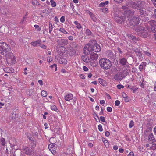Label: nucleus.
<instances>
[{
    "label": "nucleus",
    "instance_id": "1",
    "mask_svg": "<svg viewBox=\"0 0 156 156\" xmlns=\"http://www.w3.org/2000/svg\"><path fill=\"white\" fill-rule=\"evenodd\" d=\"M144 3L141 1H139L137 3L132 1H129L127 3V5L123 6L122 9L124 10V14L127 16H132L134 14V12L129 10L128 7H130L134 9H136L139 7H142L141 4Z\"/></svg>",
    "mask_w": 156,
    "mask_h": 156
},
{
    "label": "nucleus",
    "instance_id": "2",
    "mask_svg": "<svg viewBox=\"0 0 156 156\" xmlns=\"http://www.w3.org/2000/svg\"><path fill=\"white\" fill-rule=\"evenodd\" d=\"M99 63L101 68L105 70L109 69L112 66L111 62L107 58H102L100 59Z\"/></svg>",
    "mask_w": 156,
    "mask_h": 156
},
{
    "label": "nucleus",
    "instance_id": "3",
    "mask_svg": "<svg viewBox=\"0 0 156 156\" xmlns=\"http://www.w3.org/2000/svg\"><path fill=\"white\" fill-rule=\"evenodd\" d=\"M10 51V47L5 42H0V53L6 55Z\"/></svg>",
    "mask_w": 156,
    "mask_h": 156
},
{
    "label": "nucleus",
    "instance_id": "4",
    "mask_svg": "<svg viewBox=\"0 0 156 156\" xmlns=\"http://www.w3.org/2000/svg\"><path fill=\"white\" fill-rule=\"evenodd\" d=\"M98 58V55L95 53L93 52L91 54V56L90 58V65L93 66L95 67L97 65L98 62L97 59Z\"/></svg>",
    "mask_w": 156,
    "mask_h": 156
},
{
    "label": "nucleus",
    "instance_id": "5",
    "mask_svg": "<svg viewBox=\"0 0 156 156\" xmlns=\"http://www.w3.org/2000/svg\"><path fill=\"white\" fill-rule=\"evenodd\" d=\"M135 30L137 32H139V34H140L141 37H146L148 36L147 31L145 30L144 27L139 26Z\"/></svg>",
    "mask_w": 156,
    "mask_h": 156
},
{
    "label": "nucleus",
    "instance_id": "6",
    "mask_svg": "<svg viewBox=\"0 0 156 156\" xmlns=\"http://www.w3.org/2000/svg\"><path fill=\"white\" fill-rule=\"evenodd\" d=\"M22 149L25 153L27 155L35 156L36 154L35 153V151L31 147H23Z\"/></svg>",
    "mask_w": 156,
    "mask_h": 156
},
{
    "label": "nucleus",
    "instance_id": "7",
    "mask_svg": "<svg viewBox=\"0 0 156 156\" xmlns=\"http://www.w3.org/2000/svg\"><path fill=\"white\" fill-rule=\"evenodd\" d=\"M124 15L125 16H119L117 15L115 16L114 18L117 23L119 24H122L126 20V19H127V20H129V17L130 16H127L125 15L124 14Z\"/></svg>",
    "mask_w": 156,
    "mask_h": 156
},
{
    "label": "nucleus",
    "instance_id": "8",
    "mask_svg": "<svg viewBox=\"0 0 156 156\" xmlns=\"http://www.w3.org/2000/svg\"><path fill=\"white\" fill-rule=\"evenodd\" d=\"M6 60L7 63L11 65L15 63V58L12 53H10L6 57Z\"/></svg>",
    "mask_w": 156,
    "mask_h": 156
},
{
    "label": "nucleus",
    "instance_id": "9",
    "mask_svg": "<svg viewBox=\"0 0 156 156\" xmlns=\"http://www.w3.org/2000/svg\"><path fill=\"white\" fill-rule=\"evenodd\" d=\"M93 51L92 45L90 44H86L83 48V53L84 54L86 55H89L92 53V51Z\"/></svg>",
    "mask_w": 156,
    "mask_h": 156
},
{
    "label": "nucleus",
    "instance_id": "10",
    "mask_svg": "<svg viewBox=\"0 0 156 156\" xmlns=\"http://www.w3.org/2000/svg\"><path fill=\"white\" fill-rule=\"evenodd\" d=\"M147 26L150 25L151 30L153 32L155 33L156 32V23L154 20L150 21L147 24Z\"/></svg>",
    "mask_w": 156,
    "mask_h": 156
},
{
    "label": "nucleus",
    "instance_id": "11",
    "mask_svg": "<svg viewBox=\"0 0 156 156\" xmlns=\"http://www.w3.org/2000/svg\"><path fill=\"white\" fill-rule=\"evenodd\" d=\"M140 20L139 17H134L130 20V23L131 25L135 26L140 23Z\"/></svg>",
    "mask_w": 156,
    "mask_h": 156
},
{
    "label": "nucleus",
    "instance_id": "12",
    "mask_svg": "<svg viewBox=\"0 0 156 156\" xmlns=\"http://www.w3.org/2000/svg\"><path fill=\"white\" fill-rule=\"evenodd\" d=\"M119 63L122 66H129L128 63L126 58L122 57L120 58L119 59Z\"/></svg>",
    "mask_w": 156,
    "mask_h": 156
},
{
    "label": "nucleus",
    "instance_id": "13",
    "mask_svg": "<svg viewBox=\"0 0 156 156\" xmlns=\"http://www.w3.org/2000/svg\"><path fill=\"white\" fill-rule=\"evenodd\" d=\"M93 51L98 52L101 51V47L97 43H95L94 45H91Z\"/></svg>",
    "mask_w": 156,
    "mask_h": 156
},
{
    "label": "nucleus",
    "instance_id": "14",
    "mask_svg": "<svg viewBox=\"0 0 156 156\" xmlns=\"http://www.w3.org/2000/svg\"><path fill=\"white\" fill-rule=\"evenodd\" d=\"M58 43L62 45H66L68 44V40L67 39H58L57 41Z\"/></svg>",
    "mask_w": 156,
    "mask_h": 156
},
{
    "label": "nucleus",
    "instance_id": "15",
    "mask_svg": "<svg viewBox=\"0 0 156 156\" xmlns=\"http://www.w3.org/2000/svg\"><path fill=\"white\" fill-rule=\"evenodd\" d=\"M124 77L121 74V73L119 72L116 73L114 76V78L115 80H118L122 79V78Z\"/></svg>",
    "mask_w": 156,
    "mask_h": 156
},
{
    "label": "nucleus",
    "instance_id": "16",
    "mask_svg": "<svg viewBox=\"0 0 156 156\" xmlns=\"http://www.w3.org/2000/svg\"><path fill=\"white\" fill-rule=\"evenodd\" d=\"M73 98V96L71 93L68 94L64 96V99L66 101H70Z\"/></svg>",
    "mask_w": 156,
    "mask_h": 156
},
{
    "label": "nucleus",
    "instance_id": "17",
    "mask_svg": "<svg viewBox=\"0 0 156 156\" xmlns=\"http://www.w3.org/2000/svg\"><path fill=\"white\" fill-rule=\"evenodd\" d=\"M48 148L50 151L52 153V154H54L56 152L55 148L53 144H51L48 145Z\"/></svg>",
    "mask_w": 156,
    "mask_h": 156
},
{
    "label": "nucleus",
    "instance_id": "18",
    "mask_svg": "<svg viewBox=\"0 0 156 156\" xmlns=\"http://www.w3.org/2000/svg\"><path fill=\"white\" fill-rule=\"evenodd\" d=\"M4 71L6 73H11L14 72V69L12 67H6L3 69Z\"/></svg>",
    "mask_w": 156,
    "mask_h": 156
},
{
    "label": "nucleus",
    "instance_id": "19",
    "mask_svg": "<svg viewBox=\"0 0 156 156\" xmlns=\"http://www.w3.org/2000/svg\"><path fill=\"white\" fill-rule=\"evenodd\" d=\"M82 60L87 63L90 64V58L88 56L86 55L82 56L81 57Z\"/></svg>",
    "mask_w": 156,
    "mask_h": 156
},
{
    "label": "nucleus",
    "instance_id": "20",
    "mask_svg": "<svg viewBox=\"0 0 156 156\" xmlns=\"http://www.w3.org/2000/svg\"><path fill=\"white\" fill-rule=\"evenodd\" d=\"M58 60L61 64H66L67 63V60L64 58H60L58 59Z\"/></svg>",
    "mask_w": 156,
    "mask_h": 156
},
{
    "label": "nucleus",
    "instance_id": "21",
    "mask_svg": "<svg viewBox=\"0 0 156 156\" xmlns=\"http://www.w3.org/2000/svg\"><path fill=\"white\" fill-rule=\"evenodd\" d=\"M146 65V63L145 62H143L139 66V70L141 71H142L144 69H145Z\"/></svg>",
    "mask_w": 156,
    "mask_h": 156
},
{
    "label": "nucleus",
    "instance_id": "22",
    "mask_svg": "<svg viewBox=\"0 0 156 156\" xmlns=\"http://www.w3.org/2000/svg\"><path fill=\"white\" fill-rule=\"evenodd\" d=\"M41 41L40 40H37L35 41L32 42L31 44L34 47L37 46L39 44L41 43Z\"/></svg>",
    "mask_w": 156,
    "mask_h": 156
},
{
    "label": "nucleus",
    "instance_id": "23",
    "mask_svg": "<svg viewBox=\"0 0 156 156\" xmlns=\"http://www.w3.org/2000/svg\"><path fill=\"white\" fill-rule=\"evenodd\" d=\"M127 36L130 41L133 40L134 41L136 42L137 41V40L136 39V38L135 36L131 35V34H128L127 35Z\"/></svg>",
    "mask_w": 156,
    "mask_h": 156
},
{
    "label": "nucleus",
    "instance_id": "24",
    "mask_svg": "<svg viewBox=\"0 0 156 156\" xmlns=\"http://www.w3.org/2000/svg\"><path fill=\"white\" fill-rule=\"evenodd\" d=\"M139 10V12H140V15L142 17H144L146 16L147 13L145 10L141 9H140Z\"/></svg>",
    "mask_w": 156,
    "mask_h": 156
},
{
    "label": "nucleus",
    "instance_id": "25",
    "mask_svg": "<svg viewBox=\"0 0 156 156\" xmlns=\"http://www.w3.org/2000/svg\"><path fill=\"white\" fill-rule=\"evenodd\" d=\"M102 140L104 143L105 147L107 148L109 147V144L108 141L104 138H102Z\"/></svg>",
    "mask_w": 156,
    "mask_h": 156
},
{
    "label": "nucleus",
    "instance_id": "26",
    "mask_svg": "<svg viewBox=\"0 0 156 156\" xmlns=\"http://www.w3.org/2000/svg\"><path fill=\"white\" fill-rule=\"evenodd\" d=\"M99 82L103 86H106L107 85V83L106 81L102 79H99Z\"/></svg>",
    "mask_w": 156,
    "mask_h": 156
},
{
    "label": "nucleus",
    "instance_id": "27",
    "mask_svg": "<svg viewBox=\"0 0 156 156\" xmlns=\"http://www.w3.org/2000/svg\"><path fill=\"white\" fill-rule=\"evenodd\" d=\"M112 71L113 74L117 73L118 72H119V68L115 67L112 69Z\"/></svg>",
    "mask_w": 156,
    "mask_h": 156
},
{
    "label": "nucleus",
    "instance_id": "28",
    "mask_svg": "<svg viewBox=\"0 0 156 156\" xmlns=\"http://www.w3.org/2000/svg\"><path fill=\"white\" fill-rule=\"evenodd\" d=\"M69 54L71 56H73L75 53V51L73 48H71L69 51Z\"/></svg>",
    "mask_w": 156,
    "mask_h": 156
},
{
    "label": "nucleus",
    "instance_id": "29",
    "mask_svg": "<svg viewBox=\"0 0 156 156\" xmlns=\"http://www.w3.org/2000/svg\"><path fill=\"white\" fill-rule=\"evenodd\" d=\"M109 2L108 1H105L104 2H101L100 4L99 7H104L106 5L108 4Z\"/></svg>",
    "mask_w": 156,
    "mask_h": 156
},
{
    "label": "nucleus",
    "instance_id": "30",
    "mask_svg": "<svg viewBox=\"0 0 156 156\" xmlns=\"http://www.w3.org/2000/svg\"><path fill=\"white\" fill-rule=\"evenodd\" d=\"M148 139L150 141H153L155 140V138L152 133H150L149 134Z\"/></svg>",
    "mask_w": 156,
    "mask_h": 156
},
{
    "label": "nucleus",
    "instance_id": "31",
    "mask_svg": "<svg viewBox=\"0 0 156 156\" xmlns=\"http://www.w3.org/2000/svg\"><path fill=\"white\" fill-rule=\"evenodd\" d=\"M30 141H31V143H30L31 146L32 147V148L33 149L35 147L36 145V141L33 139H32V140H31Z\"/></svg>",
    "mask_w": 156,
    "mask_h": 156
},
{
    "label": "nucleus",
    "instance_id": "32",
    "mask_svg": "<svg viewBox=\"0 0 156 156\" xmlns=\"http://www.w3.org/2000/svg\"><path fill=\"white\" fill-rule=\"evenodd\" d=\"M74 24L76 25V27L78 29H80L82 28V26H81L80 23H79L78 21H75L74 22Z\"/></svg>",
    "mask_w": 156,
    "mask_h": 156
},
{
    "label": "nucleus",
    "instance_id": "33",
    "mask_svg": "<svg viewBox=\"0 0 156 156\" xmlns=\"http://www.w3.org/2000/svg\"><path fill=\"white\" fill-rule=\"evenodd\" d=\"M88 13L89 14L90 17L92 19V20L94 21H96V18L95 17L94 15L91 12H89Z\"/></svg>",
    "mask_w": 156,
    "mask_h": 156
},
{
    "label": "nucleus",
    "instance_id": "34",
    "mask_svg": "<svg viewBox=\"0 0 156 156\" xmlns=\"http://www.w3.org/2000/svg\"><path fill=\"white\" fill-rule=\"evenodd\" d=\"M52 25L51 22H49V33L51 34L53 29Z\"/></svg>",
    "mask_w": 156,
    "mask_h": 156
},
{
    "label": "nucleus",
    "instance_id": "35",
    "mask_svg": "<svg viewBox=\"0 0 156 156\" xmlns=\"http://www.w3.org/2000/svg\"><path fill=\"white\" fill-rule=\"evenodd\" d=\"M59 31L61 33L64 34H67L68 33L65 30V29L62 27L60 28L59 30Z\"/></svg>",
    "mask_w": 156,
    "mask_h": 156
},
{
    "label": "nucleus",
    "instance_id": "36",
    "mask_svg": "<svg viewBox=\"0 0 156 156\" xmlns=\"http://www.w3.org/2000/svg\"><path fill=\"white\" fill-rule=\"evenodd\" d=\"M0 142L2 145L4 146L6 144V142L5 139L3 138H1Z\"/></svg>",
    "mask_w": 156,
    "mask_h": 156
},
{
    "label": "nucleus",
    "instance_id": "37",
    "mask_svg": "<svg viewBox=\"0 0 156 156\" xmlns=\"http://www.w3.org/2000/svg\"><path fill=\"white\" fill-rule=\"evenodd\" d=\"M32 4L34 5H39V3L37 0H32Z\"/></svg>",
    "mask_w": 156,
    "mask_h": 156
},
{
    "label": "nucleus",
    "instance_id": "38",
    "mask_svg": "<svg viewBox=\"0 0 156 156\" xmlns=\"http://www.w3.org/2000/svg\"><path fill=\"white\" fill-rule=\"evenodd\" d=\"M50 2L51 3V5L52 7H55L56 6V2L53 0H51Z\"/></svg>",
    "mask_w": 156,
    "mask_h": 156
},
{
    "label": "nucleus",
    "instance_id": "39",
    "mask_svg": "<svg viewBox=\"0 0 156 156\" xmlns=\"http://www.w3.org/2000/svg\"><path fill=\"white\" fill-rule=\"evenodd\" d=\"M41 95L43 97H46L47 95V92L44 90H43L41 92Z\"/></svg>",
    "mask_w": 156,
    "mask_h": 156
},
{
    "label": "nucleus",
    "instance_id": "40",
    "mask_svg": "<svg viewBox=\"0 0 156 156\" xmlns=\"http://www.w3.org/2000/svg\"><path fill=\"white\" fill-rule=\"evenodd\" d=\"M147 10L149 11L152 12V11H154V9L153 7L149 6L147 8Z\"/></svg>",
    "mask_w": 156,
    "mask_h": 156
},
{
    "label": "nucleus",
    "instance_id": "41",
    "mask_svg": "<svg viewBox=\"0 0 156 156\" xmlns=\"http://www.w3.org/2000/svg\"><path fill=\"white\" fill-rule=\"evenodd\" d=\"M100 120L103 122H105V117L103 116L100 117V119H98L99 121H97V122H99Z\"/></svg>",
    "mask_w": 156,
    "mask_h": 156
},
{
    "label": "nucleus",
    "instance_id": "42",
    "mask_svg": "<svg viewBox=\"0 0 156 156\" xmlns=\"http://www.w3.org/2000/svg\"><path fill=\"white\" fill-rule=\"evenodd\" d=\"M144 80H143L142 82L140 81V82L139 85L143 88H144L145 87V84L143 83Z\"/></svg>",
    "mask_w": 156,
    "mask_h": 156
},
{
    "label": "nucleus",
    "instance_id": "43",
    "mask_svg": "<svg viewBox=\"0 0 156 156\" xmlns=\"http://www.w3.org/2000/svg\"><path fill=\"white\" fill-rule=\"evenodd\" d=\"M134 125V122L133 121L131 120L130 121V122L129 125V128H131Z\"/></svg>",
    "mask_w": 156,
    "mask_h": 156
},
{
    "label": "nucleus",
    "instance_id": "44",
    "mask_svg": "<svg viewBox=\"0 0 156 156\" xmlns=\"http://www.w3.org/2000/svg\"><path fill=\"white\" fill-rule=\"evenodd\" d=\"M51 110L55 111L57 110V108L54 105H52L51 106Z\"/></svg>",
    "mask_w": 156,
    "mask_h": 156
},
{
    "label": "nucleus",
    "instance_id": "45",
    "mask_svg": "<svg viewBox=\"0 0 156 156\" xmlns=\"http://www.w3.org/2000/svg\"><path fill=\"white\" fill-rule=\"evenodd\" d=\"M32 93V90L31 89H29L27 91V95L30 96L31 95Z\"/></svg>",
    "mask_w": 156,
    "mask_h": 156
},
{
    "label": "nucleus",
    "instance_id": "46",
    "mask_svg": "<svg viewBox=\"0 0 156 156\" xmlns=\"http://www.w3.org/2000/svg\"><path fill=\"white\" fill-rule=\"evenodd\" d=\"M50 67L51 69H53L54 67L55 69V71H56L57 70V67L56 64H54L53 65H51L50 66Z\"/></svg>",
    "mask_w": 156,
    "mask_h": 156
},
{
    "label": "nucleus",
    "instance_id": "47",
    "mask_svg": "<svg viewBox=\"0 0 156 156\" xmlns=\"http://www.w3.org/2000/svg\"><path fill=\"white\" fill-rule=\"evenodd\" d=\"M101 10L104 13H106L108 12V9L107 8H104L101 9Z\"/></svg>",
    "mask_w": 156,
    "mask_h": 156
},
{
    "label": "nucleus",
    "instance_id": "48",
    "mask_svg": "<svg viewBox=\"0 0 156 156\" xmlns=\"http://www.w3.org/2000/svg\"><path fill=\"white\" fill-rule=\"evenodd\" d=\"M144 53L146 55L150 57L151 56V53L147 51H144Z\"/></svg>",
    "mask_w": 156,
    "mask_h": 156
},
{
    "label": "nucleus",
    "instance_id": "49",
    "mask_svg": "<svg viewBox=\"0 0 156 156\" xmlns=\"http://www.w3.org/2000/svg\"><path fill=\"white\" fill-rule=\"evenodd\" d=\"M34 27H35V28L37 29V30L38 31H40L41 29V28L39 27V25H34Z\"/></svg>",
    "mask_w": 156,
    "mask_h": 156
},
{
    "label": "nucleus",
    "instance_id": "50",
    "mask_svg": "<svg viewBox=\"0 0 156 156\" xmlns=\"http://www.w3.org/2000/svg\"><path fill=\"white\" fill-rule=\"evenodd\" d=\"M137 89V88L135 86H133L131 88L133 92H135Z\"/></svg>",
    "mask_w": 156,
    "mask_h": 156
},
{
    "label": "nucleus",
    "instance_id": "51",
    "mask_svg": "<svg viewBox=\"0 0 156 156\" xmlns=\"http://www.w3.org/2000/svg\"><path fill=\"white\" fill-rule=\"evenodd\" d=\"M91 33L90 31L88 29H87L86 30V34L88 35H91Z\"/></svg>",
    "mask_w": 156,
    "mask_h": 156
},
{
    "label": "nucleus",
    "instance_id": "52",
    "mask_svg": "<svg viewBox=\"0 0 156 156\" xmlns=\"http://www.w3.org/2000/svg\"><path fill=\"white\" fill-rule=\"evenodd\" d=\"M98 129L99 131L101 132L103 131V129L102 128V125L101 124H99L98 125Z\"/></svg>",
    "mask_w": 156,
    "mask_h": 156
},
{
    "label": "nucleus",
    "instance_id": "53",
    "mask_svg": "<svg viewBox=\"0 0 156 156\" xmlns=\"http://www.w3.org/2000/svg\"><path fill=\"white\" fill-rule=\"evenodd\" d=\"M117 87L118 89H120L123 88L124 87L121 84H119L117 86Z\"/></svg>",
    "mask_w": 156,
    "mask_h": 156
},
{
    "label": "nucleus",
    "instance_id": "54",
    "mask_svg": "<svg viewBox=\"0 0 156 156\" xmlns=\"http://www.w3.org/2000/svg\"><path fill=\"white\" fill-rule=\"evenodd\" d=\"M120 104V102L119 101L117 100L115 102V105L116 106H118Z\"/></svg>",
    "mask_w": 156,
    "mask_h": 156
},
{
    "label": "nucleus",
    "instance_id": "55",
    "mask_svg": "<svg viewBox=\"0 0 156 156\" xmlns=\"http://www.w3.org/2000/svg\"><path fill=\"white\" fill-rule=\"evenodd\" d=\"M60 20L61 22L64 23L65 20V16H63L62 17H61Z\"/></svg>",
    "mask_w": 156,
    "mask_h": 156
},
{
    "label": "nucleus",
    "instance_id": "56",
    "mask_svg": "<svg viewBox=\"0 0 156 156\" xmlns=\"http://www.w3.org/2000/svg\"><path fill=\"white\" fill-rule=\"evenodd\" d=\"M52 58L50 56H48L47 58V61L48 62H50L52 60Z\"/></svg>",
    "mask_w": 156,
    "mask_h": 156
},
{
    "label": "nucleus",
    "instance_id": "57",
    "mask_svg": "<svg viewBox=\"0 0 156 156\" xmlns=\"http://www.w3.org/2000/svg\"><path fill=\"white\" fill-rule=\"evenodd\" d=\"M107 110L108 112H111L112 111V109L111 107H108L107 108Z\"/></svg>",
    "mask_w": 156,
    "mask_h": 156
},
{
    "label": "nucleus",
    "instance_id": "58",
    "mask_svg": "<svg viewBox=\"0 0 156 156\" xmlns=\"http://www.w3.org/2000/svg\"><path fill=\"white\" fill-rule=\"evenodd\" d=\"M42 12L43 13H48L50 12L49 11V10H47V9L43 10L42 11Z\"/></svg>",
    "mask_w": 156,
    "mask_h": 156
},
{
    "label": "nucleus",
    "instance_id": "59",
    "mask_svg": "<svg viewBox=\"0 0 156 156\" xmlns=\"http://www.w3.org/2000/svg\"><path fill=\"white\" fill-rule=\"evenodd\" d=\"M83 69L84 71L86 72L87 71L89 70L88 68L85 66H84L83 68Z\"/></svg>",
    "mask_w": 156,
    "mask_h": 156
},
{
    "label": "nucleus",
    "instance_id": "60",
    "mask_svg": "<svg viewBox=\"0 0 156 156\" xmlns=\"http://www.w3.org/2000/svg\"><path fill=\"white\" fill-rule=\"evenodd\" d=\"M117 3H120L122 2L123 0H114Z\"/></svg>",
    "mask_w": 156,
    "mask_h": 156
},
{
    "label": "nucleus",
    "instance_id": "61",
    "mask_svg": "<svg viewBox=\"0 0 156 156\" xmlns=\"http://www.w3.org/2000/svg\"><path fill=\"white\" fill-rule=\"evenodd\" d=\"M39 46L42 48L45 49L46 48V46L44 44H41Z\"/></svg>",
    "mask_w": 156,
    "mask_h": 156
},
{
    "label": "nucleus",
    "instance_id": "62",
    "mask_svg": "<svg viewBox=\"0 0 156 156\" xmlns=\"http://www.w3.org/2000/svg\"><path fill=\"white\" fill-rule=\"evenodd\" d=\"M134 153L133 152H130L128 154V156H134Z\"/></svg>",
    "mask_w": 156,
    "mask_h": 156
},
{
    "label": "nucleus",
    "instance_id": "63",
    "mask_svg": "<svg viewBox=\"0 0 156 156\" xmlns=\"http://www.w3.org/2000/svg\"><path fill=\"white\" fill-rule=\"evenodd\" d=\"M38 82L41 86H42L43 85V81L42 80H39L38 81Z\"/></svg>",
    "mask_w": 156,
    "mask_h": 156
},
{
    "label": "nucleus",
    "instance_id": "64",
    "mask_svg": "<svg viewBox=\"0 0 156 156\" xmlns=\"http://www.w3.org/2000/svg\"><path fill=\"white\" fill-rule=\"evenodd\" d=\"M154 6L156 7V0H151Z\"/></svg>",
    "mask_w": 156,
    "mask_h": 156
}]
</instances>
